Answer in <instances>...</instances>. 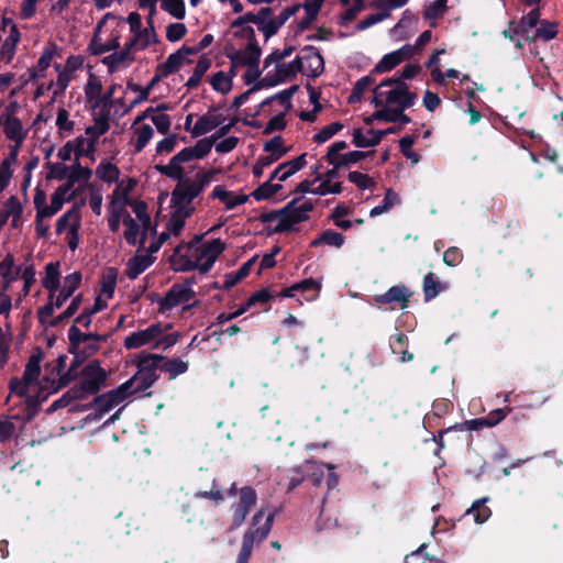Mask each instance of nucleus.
Here are the masks:
<instances>
[{
    "label": "nucleus",
    "mask_w": 563,
    "mask_h": 563,
    "mask_svg": "<svg viewBox=\"0 0 563 563\" xmlns=\"http://www.w3.org/2000/svg\"><path fill=\"white\" fill-rule=\"evenodd\" d=\"M135 185L136 181L133 178H121L119 181L115 183V188L113 189L109 198L128 203L129 195L133 190Z\"/></svg>",
    "instance_id": "48"
},
{
    "label": "nucleus",
    "mask_w": 563,
    "mask_h": 563,
    "mask_svg": "<svg viewBox=\"0 0 563 563\" xmlns=\"http://www.w3.org/2000/svg\"><path fill=\"white\" fill-rule=\"evenodd\" d=\"M306 156L307 154L303 153L294 159H290L278 165L275 168V170L271 174V180L277 179L279 184L282 181H286L288 178H290L292 175H295L297 172H299L307 165Z\"/></svg>",
    "instance_id": "31"
},
{
    "label": "nucleus",
    "mask_w": 563,
    "mask_h": 563,
    "mask_svg": "<svg viewBox=\"0 0 563 563\" xmlns=\"http://www.w3.org/2000/svg\"><path fill=\"white\" fill-rule=\"evenodd\" d=\"M415 55V47L406 44L399 49L390 52L383 56V58L376 64L374 70L376 73H386L394 69L396 66L405 60L410 59Z\"/></svg>",
    "instance_id": "25"
},
{
    "label": "nucleus",
    "mask_w": 563,
    "mask_h": 563,
    "mask_svg": "<svg viewBox=\"0 0 563 563\" xmlns=\"http://www.w3.org/2000/svg\"><path fill=\"white\" fill-rule=\"evenodd\" d=\"M313 209L310 200L292 199L284 209L267 214L264 219L274 232H286L306 221Z\"/></svg>",
    "instance_id": "8"
},
{
    "label": "nucleus",
    "mask_w": 563,
    "mask_h": 563,
    "mask_svg": "<svg viewBox=\"0 0 563 563\" xmlns=\"http://www.w3.org/2000/svg\"><path fill=\"white\" fill-rule=\"evenodd\" d=\"M159 369L168 373L169 378L174 379L188 371V362L180 358L166 360L163 364H159Z\"/></svg>",
    "instance_id": "52"
},
{
    "label": "nucleus",
    "mask_w": 563,
    "mask_h": 563,
    "mask_svg": "<svg viewBox=\"0 0 563 563\" xmlns=\"http://www.w3.org/2000/svg\"><path fill=\"white\" fill-rule=\"evenodd\" d=\"M224 250L225 244L220 239L197 243L195 269L200 273H208Z\"/></svg>",
    "instance_id": "16"
},
{
    "label": "nucleus",
    "mask_w": 563,
    "mask_h": 563,
    "mask_svg": "<svg viewBox=\"0 0 563 563\" xmlns=\"http://www.w3.org/2000/svg\"><path fill=\"white\" fill-rule=\"evenodd\" d=\"M211 62L207 57H201L196 64L191 76L188 78L186 86L188 88H195L199 85L201 78L210 68Z\"/></svg>",
    "instance_id": "55"
},
{
    "label": "nucleus",
    "mask_w": 563,
    "mask_h": 563,
    "mask_svg": "<svg viewBox=\"0 0 563 563\" xmlns=\"http://www.w3.org/2000/svg\"><path fill=\"white\" fill-rule=\"evenodd\" d=\"M84 57L80 55H70L65 64H55L54 69L57 73L55 81L48 84L47 89H53L54 96L63 95L70 81L75 77V73L84 67Z\"/></svg>",
    "instance_id": "13"
},
{
    "label": "nucleus",
    "mask_w": 563,
    "mask_h": 563,
    "mask_svg": "<svg viewBox=\"0 0 563 563\" xmlns=\"http://www.w3.org/2000/svg\"><path fill=\"white\" fill-rule=\"evenodd\" d=\"M95 174L101 181L111 185L120 180L119 167L110 161L103 159L96 167Z\"/></svg>",
    "instance_id": "42"
},
{
    "label": "nucleus",
    "mask_w": 563,
    "mask_h": 563,
    "mask_svg": "<svg viewBox=\"0 0 563 563\" xmlns=\"http://www.w3.org/2000/svg\"><path fill=\"white\" fill-rule=\"evenodd\" d=\"M325 0H305L301 8L305 15L299 20L298 27L300 31L307 30L317 19Z\"/></svg>",
    "instance_id": "41"
},
{
    "label": "nucleus",
    "mask_w": 563,
    "mask_h": 563,
    "mask_svg": "<svg viewBox=\"0 0 563 563\" xmlns=\"http://www.w3.org/2000/svg\"><path fill=\"white\" fill-rule=\"evenodd\" d=\"M110 18H114L113 14L106 13L96 25L93 36L89 44V49L92 55H101L107 52L117 51L120 47V35L118 32L111 34V37L107 41H103L101 37V30L106 24V21Z\"/></svg>",
    "instance_id": "21"
},
{
    "label": "nucleus",
    "mask_w": 563,
    "mask_h": 563,
    "mask_svg": "<svg viewBox=\"0 0 563 563\" xmlns=\"http://www.w3.org/2000/svg\"><path fill=\"white\" fill-rule=\"evenodd\" d=\"M227 118L220 111L213 109L198 118L190 130L192 136L205 135L225 122Z\"/></svg>",
    "instance_id": "26"
},
{
    "label": "nucleus",
    "mask_w": 563,
    "mask_h": 563,
    "mask_svg": "<svg viewBox=\"0 0 563 563\" xmlns=\"http://www.w3.org/2000/svg\"><path fill=\"white\" fill-rule=\"evenodd\" d=\"M91 176L92 170L88 167L81 166L78 162L71 167L62 166L56 174V177L59 179L67 178L65 184L70 185L71 189L77 181L81 180L87 183L90 180Z\"/></svg>",
    "instance_id": "34"
},
{
    "label": "nucleus",
    "mask_w": 563,
    "mask_h": 563,
    "mask_svg": "<svg viewBox=\"0 0 563 563\" xmlns=\"http://www.w3.org/2000/svg\"><path fill=\"white\" fill-rule=\"evenodd\" d=\"M135 59V53L132 48L124 44V47L120 52H113L112 54L102 58V64L107 66L108 73L113 74L118 70L129 67Z\"/></svg>",
    "instance_id": "27"
},
{
    "label": "nucleus",
    "mask_w": 563,
    "mask_h": 563,
    "mask_svg": "<svg viewBox=\"0 0 563 563\" xmlns=\"http://www.w3.org/2000/svg\"><path fill=\"white\" fill-rule=\"evenodd\" d=\"M81 280L82 275L77 271L62 277L60 262L58 261L45 265L41 283L48 295L46 305L38 310L42 323L56 325L77 312L82 297L81 295L73 297V295L80 286Z\"/></svg>",
    "instance_id": "2"
},
{
    "label": "nucleus",
    "mask_w": 563,
    "mask_h": 563,
    "mask_svg": "<svg viewBox=\"0 0 563 563\" xmlns=\"http://www.w3.org/2000/svg\"><path fill=\"white\" fill-rule=\"evenodd\" d=\"M161 7L177 20L185 18L186 8L184 0H161Z\"/></svg>",
    "instance_id": "59"
},
{
    "label": "nucleus",
    "mask_w": 563,
    "mask_h": 563,
    "mask_svg": "<svg viewBox=\"0 0 563 563\" xmlns=\"http://www.w3.org/2000/svg\"><path fill=\"white\" fill-rule=\"evenodd\" d=\"M417 100L416 93L409 90V87L400 79H387L377 85L373 90V99L376 110L367 118L366 124L382 118L387 110L399 108H410Z\"/></svg>",
    "instance_id": "3"
},
{
    "label": "nucleus",
    "mask_w": 563,
    "mask_h": 563,
    "mask_svg": "<svg viewBox=\"0 0 563 563\" xmlns=\"http://www.w3.org/2000/svg\"><path fill=\"white\" fill-rule=\"evenodd\" d=\"M344 243V236L335 231L327 230L319 238L311 242V245L318 246L327 244L330 246L341 247Z\"/></svg>",
    "instance_id": "56"
},
{
    "label": "nucleus",
    "mask_w": 563,
    "mask_h": 563,
    "mask_svg": "<svg viewBox=\"0 0 563 563\" xmlns=\"http://www.w3.org/2000/svg\"><path fill=\"white\" fill-rule=\"evenodd\" d=\"M264 151L272 156L273 159L278 161L288 150L284 146L282 136H274L264 144Z\"/></svg>",
    "instance_id": "57"
},
{
    "label": "nucleus",
    "mask_w": 563,
    "mask_h": 563,
    "mask_svg": "<svg viewBox=\"0 0 563 563\" xmlns=\"http://www.w3.org/2000/svg\"><path fill=\"white\" fill-rule=\"evenodd\" d=\"M441 285L433 273H429L423 279V292L427 300H430L439 295Z\"/></svg>",
    "instance_id": "63"
},
{
    "label": "nucleus",
    "mask_w": 563,
    "mask_h": 563,
    "mask_svg": "<svg viewBox=\"0 0 563 563\" xmlns=\"http://www.w3.org/2000/svg\"><path fill=\"white\" fill-rule=\"evenodd\" d=\"M170 209V217L166 223V230L161 233L158 244L155 246L151 245L152 252H157L161 244L170 236H178L185 227L186 220L191 217V214H185L181 210H177L175 208Z\"/></svg>",
    "instance_id": "24"
},
{
    "label": "nucleus",
    "mask_w": 563,
    "mask_h": 563,
    "mask_svg": "<svg viewBox=\"0 0 563 563\" xmlns=\"http://www.w3.org/2000/svg\"><path fill=\"white\" fill-rule=\"evenodd\" d=\"M274 180H271V178L262 184L260 187H257L253 192L252 196L256 200H265L273 196H275L278 191L282 190L283 186L278 183H273Z\"/></svg>",
    "instance_id": "54"
},
{
    "label": "nucleus",
    "mask_w": 563,
    "mask_h": 563,
    "mask_svg": "<svg viewBox=\"0 0 563 563\" xmlns=\"http://www.w3.org/2000/svg\"><path fill=\"white\" fill-rule=\"evenodd\" d=\"M110 129L109 120L107 117H98L95 119L93 124L85 130V134L97 145L101 135L107 133Z\"/></svg>",
    "instance_id": "50"
},
{
    "label": "nucleus",
    "mask_w": 563,
    "mask_h": 563,
    "mask_svg": "<svg viewBox=\"0 0 563 563\" xmlns=\"http://www.w3.org/2000/svg\"><path fill=\"white\" fill-rule=\"evenodd\" d=\"M170 329V323H152L145 329H139L126 335L123 345L126 350H136L143 346L167 350L179 339L178 333L169 332Z\"/></svg>",
    "instance_id": "7"
},
{
    "label": "nucleus",
    "mask_w": 563,
    "mask_h": 563,
    "mask_svg": "<svg viewBox=\"0 0 563 563\" xmlns=\"http://www.w3.org/2000/svg\"><path fill=\"white\" fill-rule=\"evenodd\" d=\"M234 74L233 67H231L230 74L220 70L210 77L209 82L216 91L225 95L232 89V78Z\"/></svg>",
    "instance_id": "46"
},
{
    "label": "nucleus",
    "mask_w": 563,
    "mask_h": 563,
    "mask_svg": "<svg viewBox=\"0 0 563 563\" xmlns=\"http://www.w3.org/2000/svg\"><path fill=\"white\" fill-rule=\"evenodd\" d=\"M487 500V497L475 500L471 508L466 510L465 515H472L476 523H484L492 516V510L485 506Z\"/></svg>",
    "instance_id": "49"
},
{
    "label": "nucleus",
    "mask_w": 563,
    "mask_h": 563,
    "mask_svg": "<svg viewBox=\"0 0 563 563\" xmlns=\"http://www.w3.org/2000/svg\"><path fill=\"white\" fill-rule=\"evenodd\" d=\"M133 212L136 216V221L141 223L143 233L151 229V217L147 213V206L144 201H136L132 206Z\"/></svg>",
    "instance_id": "62"
},
{
    "label": "nucleus",
    "mask_w": 563,
    "mask_h": 563,
    "mask_svg": "<svg viewBox=\"0 0 563 563\" xmlns=\"http://www.w3.org/2000/svg\"><path fill=\"white\" fill-rule=\"evenodd\" d=\"M299 71L307 76L316 78L320 76L324 69V60L319 51L312 46L301 49L297 56Z\"/></svg>",
    "instance_id": "19"
},
{
    "label": "nucleus",
    "mask_w": 563,
    "mask_h": 563,
    "mask_svg": "<svg viewBox=\"0 0 563 563\" xmlns=\"http://www.w3.org/2000/svg\"><path fill=\"white\" fill-rule=\"evenodd\" d=\"M66 360V355H59L52 364H47L46 368L49 374L40 380L42 354L41 352L32 354L25 365L22 378L11 379L10 394L24 398L30 407H34L76 378H80L76 388L84 398L97 394L104 385L107 372L101 367L99 361L93 360L81 366V361L76 357L64 371Z\"/></svg>",
    "instance_id": "1"
},
{
    "label": "nucleus",
    "mask_w": 563,
    "mask_h": 563,
    "mask_svg": "<svg viewBox=\"0 0 563 563\" xmlns=\"http://www.w3.org/2000/svg\"><path fill=\"white\" fill-rule=\"evenodd\" d=\"M203 235H195L188 243H180L170 255V264L177 272L195 271V257L197 252V243H200Z\"/></svg>",
    "instance_id": "15"
},
{
    "label": "nucleus",
    "mask_w": 563,
    "mask_h": 563,
    "mask_svg": "<svg viewBox=\"0 0 563 563\" xmlns=\"http://www.w3.org/2000/svg\"><path fill=\"white\" fill-rule=\"evenodd\" d=\"M261 49L256 44L250 43L244 49L231 56L233 69L239 66H258Z\"/></svg>",
    "instance_id": "37"
},
{
    "label": "nucleus",
    "mask_w": 563,
    "mask_h": 563,
    "mask_svg": "<svg viewBox=\"0 0 563 563\" xmlns=\"http://www.w3.org/2000/svg\"><path fill=\"white\" fill-rule=\"evenodd\" d=\"M275 64L273 70H267L265 77L262 79V85L266 87H274L282 82H286L296 77L299 71L297 59L289 63L272 62Z\"/></svg>",
    "instance_id": "20"
},
{
    "label": "nucleus",
    "mask_w": 563,
    "mask_h": 563,
    "mask_svg": "<svg viewBox=\"0 0 563 563\" xmlns=\"http://www.w3.org/2000/svg\"><path fill=\"white\" fill-rule=\"evenodd\" d=\"M157 42L158 37L153 26L152 19H150L148 26L143 29V31L133 34V36L126 43L136 54L137 52L144 51Z\"/></svg>",
    "instance_id": "32"
},
{
    "label": "nucleus",
    "mask_w": 563,
    "mask_h": 563,
    "mask_svg": "<svg viewBox=\"0 0 563 563\" xmlns=\"http://www.w3.org/2000/svg\"><path fill=\"white\" fill-rule=\"evenodd\" d=\"M129 397L134 396L123 383L119 387L97 396L95 398L93 405L99 413H107L117 406L121 405Z\"/></svg>",
    "instance_id": "22"
},
{
    "label": "nucleus",
    "mask_w": 563,
    "mask_h": 563,
    "mask_svg": "<svg viewBox=\"0 0 563 563\" xmlns=\"http://www.w3.org/2000/svg\"><path fill=\"white\" fill-rule=\"evenodd\" d=\"M9 220L12 228H19L23 222V203L15 196L8 198L0 211V224H4Z\"/></svg>",
    "instance_id": "28"
},
{
    "label": "nucleus",
    "mask_w": 563,
    "mask_h": 563,
    "mask_svg": "<svg viewBox=\"0 0 563 563\" xmlns=\"http://www.w3.org/2000/svg\"><path fill=\"white\" fill-rule=\"evenodd\" d=\"M218 174V169H210L198 172L192 179L185 178V175L175 178L178 184L172 192L170 208L181 210L185 214H192L195 211L194 200L216 180Z\"/></svg>",
    "instance_id": "4"
},
{
    "label": "nucleus",
    "mask_w": 563,
    "mask_h": 563,
    "mask_svg": "<svg viewBox=\"0 0 563 563\" xmlns=\"http://www.w3.org/2000/svg\"><path fill=\"white\" fill-rule=\"evenodd\" d=\"M399 203V197L396 192H394L391 189H387L384 200L379 206L374 207L369 211V216L372 218L378 217L383 213L388 212L394 206Z\"/></svg>",
    "instance_id": "53"
},
{
    "label": "nucleus",
    "mask_w": 563,
    "mask_h": 563,
    "mask_svg": "<svg viewBox=\"0 0 563 563\" xmlns=\"http://www.w3.org/2000/svg\"><path fill=\"white\" fill-rule=\"evenodd\" d=\"M85 98L93 108L102 106L103 85L99 76L89 73L84 87Z\"/></svg>",
    "instance_id": "38"
},
{
    "label": "nucleus",
    "mask_w": 563,
    "mask_h": 563,
    "mask_svg": "<svg viewBox=\"0 0 563 563\" xmlns=\"http://www.w3.org/2000/svg\"><path fill=\"white\" fill-rule=\"evenodd\" d=\"M3 133L7 136V139L14 142L13 145L9 146L10 152L7 158L11 163L15 164L20 147L26 139L27 130L23 126L20 119L15 117H8L3 122Z\"/></svg>",
    "instance_id": "18"
},
{
    "label": "nucleus",
    "mask_w": 563,
    "mask_h": 563,
    "mask_svg": "<svg viewBox=\"0 0 563 563\" xmlns=\"http://www.w3.org/2000/svg\"><path fill=\"white\" fill-rule=\"evenodd\" d=\"M74 196L75 191L70 188V185L63 184L54 190L51 196V203L47 205L46 195L42 190H37L34 196V207H42L47 213L55 216Z\"/></svg>",
    "instance_id": "17"
},
{
    "label": "nucleus",
    "mask_w": 563,
    "mask_h": 563,
    "mask_svg": "<svg viewBox=\"0 0 563 563\" xmlns=\"http://www.w3.org/2000/svg\"><path fill=\"white\" fill-rule=\"evenodd\" d=\"M57 54V46L55 44H48L43 48V52L37 59L36 65L31 69V78L33 80L44 77L45 71L52 64L53 58Z\"/></svg>",
    "instance_id": "39"
},
{
    "label": "nucleus",
    "mask_w": 563,
    "mask_h": 563,
    "mask_svg": "<svg viewBox=\"0 0 563 563\" xmlns=\"http://www.w3.org/2000/svg\"><path fill=\"white\" fill-rule=\"evenodd\" d=\"M194 297L195 291L191 282L186 280L181 284H175L159 300V311L164 313L180 305H184L185 308L192 307L196 305V301L190 302Z\"/></svg>",
    "instance_id": "14"
},
{
    "label": "nucleus",
    "mask_w": 563,
    "mask_h": 563,
    "mask_svg": "<svg viewBox=\"0 0 563 563\" xmlns=\"http://www.w3.org/2000/svg\"><path fill=\"white\" fill-rule=\"evenodd\" d=\"M218 174V169H210L198 172L192 179L185 178V175L175 178L178 184L172 192L170 208L181 210L185 214H192L195 211L194 200L216 180Z\"/></svg>",
    "instance_id": "5"
},
{
    "label": "nucleus",
    "mask_w": 563,
    "mask_h": 563,
    "mask_svg": "<svg viewBox=\"0 0 563 563\" xmlns=\"http://www.w3.org/2000/svg\"><path fill=\"white\" fill-rule=\"evenodd\" d=\"M35 232L38 238H45L49 231V223L46 221L47 218H52L51 213H47L42 207H35Z\"/></svg>",
    "instance_id": "60"
},
{
    "label": "nucleus",
    "mask_w": 563,
    "mask_h": 563,
    "mask_svg": "<svg viewBox=\"0 0 563 563\" xmlns=\"http://www.w3.org/2000/svg\"><path fill=\"white\" fill-rule=\"evenodd\" d=\"M195 55V51H190L189 46L184 45L175 53L170 54L167 59L161 64L163 75H170L178 70L184 64L190 63V56Z\"/></svg>",
    "instance_id": "33"
},
{
    "label": "nucleus",
    "mask_w": 563,
    "mask_h": 563,
    "mask_svg": "<svg viewBox=\"0 0 563 563\" xmlns=\"http://www.w3.org/2000/svg\"><path fill=\"white\" fill-rule=\"evenodd\" d=\"M154 262L151 254L140 253L129 260L126 265V275L131 279H135L145 272Z\"/></svg>",
    "instance_id": "40"
},
{
    "label": "nucleus",
    "mask_w": 563,
    "mask_h": 563,
    "mask_svg": "<svg viewBox=\"0 0 563 563\" xmlns=\"http://www.w3.org/2000/svg\"><path fill=\"white\" fill-rule=\"evenodd\" d=\"M134 151L140 153L147 145L154 135V130L150 124L132 125Z\"/></svg>",
    "instance_id": "45"
},
{
    "label": "nucleus",
    "mask_w": 563,
    "mask_h": 563,
    "mask_svg": "<svg viewBox=\"0 0 563 563\" xmlns=\"http://www.w3.org/2000/svg\"><path fill=\"white\" fill-rule=\"evenodd\" d=\"M210 197L222 202L227 210H232L238 206L244 205L249 199L247 195L227 190L222 185H217L212 189Z\"/></svg>",
    "instance_id": "30"
},
{
    "label": "nucleus",
    "mask_w": 563,
    "mask_h": 563,
    "mask_svg": "<svg viewBox=\"0 0 563 563\" xmlns=\"http://www.w3.org/2000/svg\"><path fill=\"white\" fill-rule=\"evenodd\" d=\"M55 125L57 134L63 139L69 137L75 131V121L70 119V113L65 108L57 110Z\"/></svg>",
    "instance_id": "44"
},
{
    "label": "nucleus",
    "mask_w": 563,
    "mask_h": 563,
    "mask_svg": "<svg viewBox=\"0 0 563 563\" xmlns=\"http://www.w3.org/2000/svg\"><path fill=\"white\" fill-rule=\"evenodd\" d=\"M297 289L301 292L306 301H312L318 298L321 284L312 278L296 283Z\"/></svg>",
    "instance_id": "51"
},
{
    "label": "nucleus",
    "mask_w": 563,
    "mask_h": 563,
    "mask_svg": "<svg viewBox=\"0 0 563 563\" xmlns=\"http://www.w3.org/2000/svg\"><path fill=\"white\" fill-rule=\"evenodd\" d=\"M81 228L80 205H74L56 221V233L65 234V241L71 251H75L80 242L79 230Z\"/></svg>",
    "instance_id": "12"
},
{
    "label": "nucleus",
    "mask_w": 563,
    "mask_h": 563,
    "mask_svg": "<svg viewBox=\"0 0 563 563\" xmlns=\"http://www.w3.org/2000/svg\"><path fill=\"white\" fill-rule=\"evenodd\" d=\"M347 147V144L345 141H338L334 142L331 146H329L325 158L327 161L334 166L335 168H339L340 159L343 154L341 152Z\"/></svg>",
    "instance_id": "64"
},
{
    "label": "nucleus",
    "mask_w": 563,
    "mask_h": 563,
    "mask_svg": "<svg viewBox=\"0 0 563 563\" xmlns=\"http://www.w3.org/2000/svg\"><path fill=\"white\" fill-rule=\"evenodd\" d=\"M318 183L314 190L317 196L339 195L342 191V184L340 181H330V179H324L320 176Z\"/></svg>",
    "instance_id": "58"
},
{
    "label": "nucleus",
    "mask_w": 563,
    "mask_h": 563,
    "mask_svg": "<svg viewBox=\"0 0 563 563\" xmlns=\"http://www.w3.org/2000/svg\"><path fill=\"white\" fill-rule=\"evenodd\" d=\"M320 95L316 90H309V99L312 104L311 110L301 111L299 117L303 121L313 122L317 114L321 111V104L319 103Z\"/></svg>",
    "instance_id": "61"
},
{
    "label": "nucleus",
    "mask_w": 563,
    "mask_h": 563,
    "mask_svg": "<svg viewBox=\"0 0 563 563\" xmlns=\"http://www.w3.org/2000/svg\"><path fill=\"white\" fill-rule=\"evenodd\" d=\"M256 499V492L252 487L245 486L240 489L239 501L232 506V528H238L244 522Z\"/></svg>",
    "instance_id": "23"
},
{
    "label": "nucleus",
    "mask_w": 563,
    "mask_h": 563,
    "mask_svg": "<svg viewBox=\"0 0 563 563\" xmlns=\"http://www.w3.org/2000/svg\"><path fill=\"white\" fill-rule=\"evenodd\" d=\"M70 142L75 148V157L77 161L81 156L93 157L97 146L86 134L77 136Z\"/></svg>",
    "instance_id": "47"
},
{
    "label": "nucleus",
    "mask_w": 563,
    "mask_h": 563,
    "mask_svg": "<svg viewBox=\"0 0 563 563\" xmlns=\"http://www.w3.org/2000/svg\"><path fill=\"white\" fill-rule=\"evenodd\" d=\"M163 361L164 356L158 354H145L139 357L136 373L124 382L134 397L143 395L158 379L159 364Z\"/></svg>",
    "instance_id": "10"
},
{
    "label": "nucleus",
    "mask_w": 563,
    "mask_h": 563,
    "mask_svg": "<svg viewBox=\"0 0 563 563\" xmlns=\"http://www.w3.org/2000/svg\"><path fill=\"white\" fill-rule=\"evenodd\" d=\"M264 511L260 510L253 517L252 528L243 536L242 548L238 558V563H247L255 543L263 541L269 533L273 525V515H268L265 521L261 523Z\"/></svg>",
    "instance_id": "11"
},
{
    "label": "nucleus",
    "mask_w": 563,
    "mask_h": 563,
    "mask_svg": "<svg viewBox=\"0 0 563 563\" xmlns=\"http://www.w3.org/2000/svg\"><path fill=\"white\" fill-rule=\"evenodd\" d=\"M20 273L21 267L15 265L13 256L7 254L0 262V287L9 290L12 284L18 280Z\"/></svg>",
    "instance_id": "36"
},
{
    "label": "nucleus",
    "mask_w": 563,
    "mask_h": 563,
    "mask_svg": "<svg viewBox=\"0 0 563 563\" xmlns=\"http://www.w3.org/2000/svg\"><path fill=\"white\" fill-rule=\"evenodd\" d=\"M410 292L406 286L397 285L389 288L385 294L376 295L374 300L377 303H394L399 309L408 307Z\"/></svg>",
    "instance_id": "29"
},
{
    "label": "nucleus",
    "mask_w": 563,
    "mask_h": 563,
    "mask_svg": "<svg viewBox=\"0 0 563 563\" xmlns=\"http://www.w3.org/2000/svg\"><path fill=\"white\" fill-rule=\"evenodd\" d=\"M352 136V142L356 147H373L382 141V133L372 129L367 131L355 129Z\"/></svg>",
    "instance_id": "43"
},
{
    "label": "nucleus",
    "mask_w": 563,
    "mask_h": 563,
    "mask_svg": "<svg viewBox=\"0 0 563 563\" xmlns=\"http://www.w3.org/2000/svg\"><path fill=\"white\" fill-rule=\"evenodd\" d=\"M122 221L124 225L123 236L125 241L130 245H136L139 243L140 246H143L145 244L147 231L143 233V228L141 223L137 222L130 214H125Z\"/></svg>",
    "instance_id": "35"
},
{
    "label": "nucleus",
    "mask_w": 563,
    "mask_h": 563,
    "mask_svg": "<svg viewBox=\"0 0 563 563\" xmlns=\"http://www.w3.org/2000/svg\"><path fill=\"white\" fill-rule=\"evenodd\" d=\"M218 174V169H210L198 172L192 179L185 178V175L175 178L178 184L172 192L170 208L181 210L185 214H192L195 211L194 200L216 180Z\"/></svg>",
    "instance_id": "6"
},
{
    "label": "nucleus",
    "mask_w": 563,
    "mask_h": 563,
    "mask_svg": "<svg viewBox=\"0 0 563 563\" xmlns=\"http://www.w3.org/2000/svg\"><path fill=\"white\" fill-rule=\"evenodd\" d=\"M216 141L217 135L201 139L194 146L185 147L176 155H174L169 159L168 164L156 165V169L162 175H165L169 178H180L184 176V168L181 164L192 159H202L206 157L211 152Z\"/></svg>",
    "instance_id": "9"
}]
</instances>
